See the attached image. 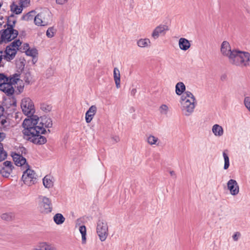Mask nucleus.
I'll return each mask as SVG.
<instances>
[{"instance_id": "obj_1", "label": "nucleus", "mask_w": 250, "mask_h": 250, "mask_svg": "<svg viewBox=\"0 0 250 250\" xmlns=\"http://www.w3.org/2000/svg\"><path fill=\"white\" fill-rule=\"evenodd\" d=\"M24 129L22 130L23 138L35 144L43 145L46 141V138L42 136L46 132L45 127L49 128L52 126L51 118L43 116L40 118L37 115L32 116L31 118L25 119L22 123Z\"/></svg>"}, {"instance_id": "obj_2", "label": "nucleus", "mask_w": 250, "mask_h": 250, "mask_svg": "<svg viewBox=\"0 0 250 250\" xmlns=\"http://www.w3.org/2000/svg\"><path fill=\"white\" fill-rule=\"evenodd\" d=\"M180 103L181 110L186 116L190 115L194 111L196 103L194 96L190 91H187L181 96Z\"/></svg>"}, {"instance_id": "obj_3", "label": "nucleus", "mask_w": 250, "mask_h": 250, "mask_svg": "<svg viewBox=\"0 0 250 250\" xmlns=\"http://www.w3.org/2000/svg\"><path fill=\"white\" fill-rule=\"evenodd\" d=\"M232 55L229 61L231 64L240 67L250 65V54L249 52L236 50Z\"/></svg>"}, {"instance_id": "obj_4", "label": "nucleus", "mask_w": 250, "mask_h": 250, "mask_svg": "<svg viewBox=\"0 0 250 250\" xmlns=\"http://www.w3.org/2000/svg\"><path fill=\"white\" fill-rule=\"evenodd\" d=\"M16 22V21H14L12 23H10V21L9 18L8 19L7 28L4 30H1L0 31V33L1 32V42L7 43L14 40L17 37L18 31L13 28Z\"/></svg>"}, {"instance_id": "obj_5", "label": "nucleus", "mask_w": 250, "mask_h": 250, "mask_svg": "<svg viewBox=\"0 0 250 250\" xmlns=\"http://www.w3.org/2000/svg\"><path fill=\"white\" fill-rule=\"evenodd\" d=\"M26 169L23 172L22 176V180L23 183L28 186H31L37 182V175L35 171L29 168V166L26 164Z\"/></svg>"}, {"instance_id": "obj_6", "label": "nucleus", "mask_w": 250, "mask_h": 250, "mask_svg": "<svg viewBox=\"0 0 250 250\" xmlns=\"http://www.w3.org/2000/svg\"><path fill=\"white\" fill-rule=\"evenodd\" d=\"M21 108L23 113L27 115L29 118L32 116H34L35 112L34 104L29 98H24L21 100Z\"/></svg>"}, {"instance_id": "obj_7", "label": "nucleus", "mask_w": 250, "mask_h": 250, "mask_svg": "<svg viewBox=\"0 0 250 250\" xmlns=\"http://www.w3.org/2000/svg\"><path fill=\"white\" fill-rule=\"evenodd\" d=\"M97 233L100 240L104 241L108 235V228L107 222L104 220H99L97 222Z\"/></svg>"}, {"instance_id": "obj_8", "label": "nucleus", "mask_w": 250, "mask_h": 250, "mask_svg": "<svg viewBox=\"0 0 250 250\" xmlns=\"http://www.w3.org/2000/svg\"><path fill=\"white\" fill-rule=\"evenodd\" d=\"M50 21V13L45 10L39 13L34 18V22L38 26H46Z\"/></svg>"}, {"instance_id": "obj_9", "label": "nucleus", "mask_w": 250, "mask_h": 250, "mask_svg": "<svg viewBox=\"0 0 250 250\" xmlns=\"http://www.w3.org/2000/svg\"><path fill=\"white\" fill-rule=\"evenodd\" d=\"M40 198L42 200L41 204L42 212L44 213L51 212L52 210V207L50 199L45 196H41Z\"/></svg>"}, {"instance_id": "obj_10", "label": "nucleus", "mask_w": 250, "mask_h": 250, "mask_svg": "<svg viewBox=\"0 0 250 250\" xmlns=\"http://www.w3.org/2000/svg\"><path fill=\"white\" fill-rule=\"evenodd\" d=\"M169 30L168 26L165 24H160L155 28L151 34V37L156 40L158 39L160 35L164 36L167 31Z\"/></svg>"}, {"instance_id": "obj_11", "label": "nucleus", "mask_w": 250, "mask_h": 250, "mask_svg": "<svg viewBox=\"0 0 250 250\" xmlns=\"http://www.w3.org/2000/svg\"><path fill=\"white\" fill-rule=\"evenodd\" d=\"M236 49L231 50V47L229 42L224 41L221 46V52L224 56H226L229 59V61H230V57H231L232 54L235 52Z\"/></svg>"}, {"instance_id": "obj_12", "label": "nucleus", "mask_w": 250, "mask_h": 250, "mask_svg": "<svg viewBox=\"0 0 250 250\" xmlns=\"http://www.w3.org/2000/svg\"><path fill=\"white\" fill-rule=\"evenodd\" d=\"M228 189L232 195H236L239 192V188L237 182L233 179L229 180L227 183Z\"/></svg>"}, {"instance_id": "obj_13", "label": "nucleus", "mask_w": 250, "mask_h": 250, "mask_svg": "<svg viewBox=\"0 0 250 250\" xmlns=\"http://www.w3.org/2000/svg\"><path fill=\"white\" fill-rule=\"evenodd\" d=\"M0 90L5 93L7 96H11L14 93L13 86L8 83H2L0 84Z\"/></svg>"}, {"instance_id": "obj_14", "label": "nucleus", "mask_w": 250, "mask_h": 250, "mask_svg": "<svg viewBox=\"0 0 250 250\" xmlns=\"http://www.w3.org/2000/svg\"><path fill=\"white\" fill-rule=\"evenodd\" d=\"M4 53L5 54L3 55V59L7 61H10L15 58L17 53V49L7 46Z\"/></svg>"}, {"instance_id": "obj_15", "label": "nucleus", "mask_w": 250, "mask_h": 250, "mask_svg": "<svg viewBox=\"0 0 250 250\" xmlns=\"http://www.w3.org/2000/svg\"><path fill=\"white\" fill-rule=\"evenodd\" d=\"M97 107L93 105L91 106L85 113V121L87 123H89L92 120L94 115L97 112Z\"/></svg>"}, {"instance_id": "obj_16", "label": "nucleus", "mask_w": 250, "mask_h": 250, "mask_svg": "<svg viewBox=\"0 0 250 250\" xmlns=\"http://www.w3.org/2000/svg\"><path fill=\"white\" fill-rule=\"evenodd\" d=\"M13 161L15 162V164L17 166H22L24 165H26L27 163L26 160L25 158H24L22 155L18 154L17 153H14L12 155Z\"/></svg>"}, {"instance_id": "obj_17", "label": "nucleus", "mask_w": 250, "mask_h": 250, "mask_svg": "<svg viewBox=\"0 0 250 250\" xmlns=\"http://www.w3.org/2000/svg\"><path fill=\"white\" fill-rule=\"evenodd\" d=\"M190 43L187 39L181 38L179 40V46L180 48L184 51H186L190 47Z\"/></svg>"}, {"instance_id": "obj_18", "label": "nucleus", "mask_w": 250, "mask_h": 250, "mask_svg": "<svg viewBox=\"0 0 250 250\" xmlns=\"http://www.w3.org/2000/svg\"><path fill=\"white\" fill-rule=\"evenodd\" d=\"M186 91V86L183 82L178 83L175 86V92L178 95H182Z\"/></svg>"}, {"instance_id": "obj_19", "label": "nucleus", "mask_w": 250, "mask_h": 250, "mask_svg": "<svg viewBox=\"0 0 250 250\" xmlns=\"http://www.w3.org/2000/svg\"><path fill=\"white\" fill-rule=\"evenodd\" d=\"M113 77L116 86L117 88L120 87V73L119 70L115 67L113 71Z\"/></svg>"}, {"instance_id": "obj_20", "label": "nucleus", "mask_w": 250, "mask_h": 250, "mask_svg": "<svg viewBox=\"0 0 250 250\" xmlns=\"http://www.w3.org/2000/svg\"><path fill=\"white\" fill-rule=\"evenodd\" d=\"M212 131L213 134L216 136H221L224 133L223 127L217 124L213 125Z\"/></svg>"}, {"instance_id": "obj_21", "label": "nucleus", "mask_w": 250, "mask_h": 250, "mask_svg": "<svg viewBox=\"0 0 250 250\" xmlns=\"http://www.w3.org/2000/svg\"><path fill=\"white\" fill-rule=\"evenodd\" d=\"M137 45L140 47H146L151 45V42L147 38L141 39L137 41Z\"/></svg>"}, {"instance_id": "obj_22", "label": "nucleus", "mask_w": 250, "mask_h": 250, "mask_svg": "<svg viewBox=\"0 0 250 250\" xmlns=\"http://www.w3.org/2000/svg\"><path fill=\"white\" fill-rule=\"evenodd\" d=\"M53 245L46 242L40 243L34 250H49Z\"/></svg>"}, {"instance_id": "obj_23", "label": "nucleus", "mask_w": 250, "mask_h": 250, "mask_svg": "<svg viewBox=\"0 0 250 250\" xmlns=\"http://www.w3.org/2000/svg\"><path fill=\"white\" fill-rule=\"evenodd\" d=\"M54 221L57 225L62 224L65 221V218L61 213L56 214L53 217Z\"/></svg>"}, {"instance_id": "obj_24", "label": "nucleus", "mask_w": 250, "mask_h": 250, "mask_svg": "<svg viewBox=\"0 0 250 250\" xmlns=\"http://www.w3.org/2000/svg\"><path fill=\"white\" fill-rule=\"evenodd\" d=\"M7 80L8 82L7 83H10L12 85L15 84L20 80V74L16 73L12 77H8Z\"/></svg>"}, {"instance_id": "obj_25", "label": "nucleus", "mask_w": 250, "mask_h": 250, "mask_svg": "<svg viewBox=\"0 0 250 250\" xmlns=\"http://www.w3.org/2000/svg\"><path fill=\"white\" fill-rule=\"evenodd\" d=\"M44 186L46 188H49L53 187V183L48 176H46L42 180Z\"/></svg>"}, {"instance_id": "obj_26", "label": "nucleus", "mask_w": 250, "mask_h": 250, "mask_svg": "<svg viewBox=\"0 0 250 250\" xmlns=\"http://www.w3.org/2000/svg\"><path fill=\"white\" fill-rule=\"evenodd\" d=\"M3 165L6 168H7L6 173L5 175H3L5 176H7L8 175L10 174V172L12 171L13 168L14 167L11 162L9 161H6L3 163Z\"/></svg>"}, {"instance_id": "obj_27", "label": "nucleus", "mask_w": 250, "mask_h": 250, "mask_svg": "<svg viewBox=\"0 0 250 250\" xmlns=\"http://www.w3.org/2000/svg\"><path fill=\"white\" fill-rule=\"evenodd\" d=\"M79 231L82 234V243L83 244L86 242V229L85 226H81L79 228Z\"/></svg>"}, {"instance_id": "obj_28", "label": "nucleus", "mask_w": 250, "mask_h": 250, "mask_svg": "<svg viewBox=\"0 0 250 250\" xmlns=\"http://www.w3.org/2000/svg\"><path fill=\"white\" fill-rule=\"evenodd\" d=\"M35 14H36V13L34 11H31L28 12V13H27L26 15H23L22 16V19L23 20L27 21L32 20L33 19H34V18L36 16Z\"/></svg>"}, {"instance_id": "obj_29", "label": "nucleus", "mask_w": 250, "mask_h": 250, "mask_svg": "<svg viewBox=\"0 0 250 250\" xmlns=\"http://www.w3.org/2000/svg\"><path fill=\"white\" fill-rule=\"evenodd\" d=\"M11 10L16 14H19L21 13L22 7L21 6H18L14 3L11 5Z\"/></svg>"}, {"instance_id": "obj_30", "label": "nucleus", "mask_w": 250, "mask_h": 250, "mask_svg": "<svg viewBox=\"0 0 250 250\" xmlns=\"http://www.w3.org/2000/svg\"><path fill=\"white\" fill-rule=\"evenodd\" d=\"M7 156V152L3 149V144H0V162L4 160Z\"/></svg>"}, {"instance_id": "obj_31", "label": "nucleus", "mask_w": 250, "mask_h": 250, "mask_svg": "<svg viewBox=\"0 0 250 250\" xmlns=\"http://www.w3.org/2000/svg\"><path fill=\"white\" fill-rule=\"evenodd\" d=\"M227 151H228L227 150H224L223 153V157L224 158V161H225L224 167V168L225 169H227L229 166V158L228 154L226 152Z\"/></svg>"}, {"instance_id": "obj_32", "label": "nucleus", "mask_w": 250, "mask_h": 250, "mask_svg": "<svg viewBox=\"0 0 250 250\" xmlns=\"http://www.w3.org/2000/svg\"><path fill=\"white\" fill-rule=\"evenodd\" d=\"M40 108L45 112H48L51 110L52 106L46 103H42L40 104Z\"/></svg>"}, {"instance_id": "obj_33", "label": "nucleus", "mask_w": 250, "mask_h": 250, "mask_svg": "<svg viewBox=\"0 0 250 250\" xmlns=\"http://www.w3.org/2000/svg\"><path fill=\"white\" fill-rule=\"evenodd\" d=\"M25 53L27 56H29L33 57V61H34L35 58L36 57L38 54L37 50L36 49H27V50L25 51Z\"/></svg>"}, {"instance_id": "obj_34", "label": "nucleus", "mask_w": 250, "mask_h": 250, "mask_svg": "<svg viewBox=\"0 0 250 250\" xmlns=\"http://www.w3.org/2000/svg\"><path fill=\"white\" fill-rule=\"evenodd\" d=\"M158 138L153 135H149L147 139V143L150 145H156Z\"/></svg>"}, {"instance_id": "obj_35", "label": "nucleus", "mask_w": 250, "mask_h": 250, "mask_svg": "<svg viewBox=\"0 0 250 250\" xmlns=\"http://www.w3.org/2000/svg\"><path fill=\"white\" fill-rule=\"evenodd\" d=\"M21 41L20 40H17L13 42L8 46H11L12 48H16L17 49H18V48L21 45Z\"/></svg>"}, {"instance_id": "obj_36", "label": "nucleus", "mask_w": 250, "mask_h": 250, "mask_svg": "<svg viewBox=\"0 0 250 250\" xmlns=\"http://www.w3.org/2000/svg\"><path fill=\"white\" fill-rule=\"evenodd\" d=\"M55 29L53 27H49L46 31V36L48 38H52L54 36Z\"/></svg>"}, {"instance_id": "obj_37", "label": "nucleus", "mask_w": 250, "mask_h": 250, "mask_svg": "<svg viewBox=\"0 0 250 250\" xmlns=\"http://www.w3.org/2000/svg\"><path fill=\"white\" fill-rule=\"evenodd\" d=\"M0 124L4 129L7 128L9 126V121L6 119H2L0 121Z\"/></svg>"}, {"instance_id": "obj_38", "label": "nucleus", "mask_w": 250, "mask_h": 250, "mask_svg": "<svg viewBox=\"0 0 250 250\" xmlns=\"http://www.w3.org/2000/svg\"><path fill=\"white\" fill-rule=\"evenodd\" d=\"M168 109V106L166 104H162L160 107V111L162 114H166Z\"/></svg>"}, {"instance_id": "obj_39", "label": "nucleus", "mask_w": 250, "mask_h": 250, "mask_svg": "<svg viewBox=\"0 0 250 250\" xmlns=\"http://www.w3.org/2000/svg\"><path fill=\"white\" fill-rule=\"evenodd\" d=\"M244 104L245 106L250 111V97H246L245 98Z\"/></svg>"}, {"instance_id": "obj_40", "label": "nucleus", "mask_w": 250, "mask_h": 250, "mask_svg": "<svg viewBox=\"0 0 250 250\" xmlns=\"http://www.w3.org/2000/svg\"><path fill=\"white\" fill-rule=\"evenodd\" d=\"M8 77L4 74L0 73V84L2 83H7L8 82Z\"/></svg>"}, {"instance_id": "obj_41", "label": "nucleus", "mask_w": 250, "mask_h": 250, "mask_svg": "<svg viewBox=\"0 0 250 250\" xmlns=\"http://www.w3.org/2000/svg\"><path fill=\"white\" fill-rule=\"evenodd\" d=\"M240 236V233L239 232H236L232 236L233 239L234 241H237Z\"/></svg>"}, {"instance_id": "obj_42", "label": "nucleus", "mask_w": 250, "mask_h": 250, "mask_svg": "<svg viewBox=\"0 0 250 250\" xmlns=\"http://www.w3.org/2000/svg\"><path fill=\"white\" fill-rule=\"evenodd\" d=\"M30 0H21V6H27L28 4H29Z\"/></svg>"}, {"instance_id": "obj_43", "label": "nucleus", "mask_w": 250, "mask_h": 250, "mask_svg": "<svg viewBox=\"0 0 250 250\" xmlns=\"http://www.w3.org/2000/svg\"><path fill=\"white\" fill-rule=\"evenodd\" d=\"M9 218H10V217L7 213H4L1 215V218L3 220H8L9 219Z\"/></svg>"}, {"instance_id": "obj_44", "label": "nucleus", "mask_w": 250, "mask_h": 250, "mask_svg": "<svg viewBox=\"0 0 250 250\" xmlns=\"http://www.w3.org/2000/svg\"><path fill=\"white\" fill-rule=\"evenodd\" d=\"M68 0H56V3L59 4H63L67 1Z\"/></svg>"}, {"instance_id": "obj_45", "label": "nucleus", "mask_w": 250, "mask_h": 250, "mask_svg": "<svg viewBox=\"0 0 250 250\" xmlns=\"http://www.w3.org/2000/svg\"><path fill=\"white\" fill-rule=\"evenodd\" d=\"M5 137V134L3 132H0V144L1 142L2 141Z\"/></svg>"}, {"instance_id": "obj_46", "label": "nucleus", "mask_w": 250, "mask_h": 250, "mask_svg": "<svg viewBox=\"0 0 250 250\" xmlns=\"http://www.w3.org/2000/svg\"><path fill=\"white\" fill-rule=\"evenodd\" d=\"M29 44L28 43H24L23 44V50H24L25 51L26 50H27V49H29Z\"/></svg>"}, {"instance_id": "obj_47", "label": "nucleus", "mask_w": 250, "mask_h": 250, "mask_svg": "<svg viewBox=\"0 0 250 250\" xmlns=\"http://www.w3.org/2000/svg\"><path fill=\"white\" fill-rule=\"evenodd\" d=\"M2 51H0V62H1L3 56L2 55Z\"/></svg>"}, {"instance_id": "obj_48", "label": "nucleus", "mask_w": 250, "mask_h": 250, "mask_svg": "<svg viewBox=\"0 0 250 250\" xmlns=\"http://www.w3.org/2000/svg\"><path fill=\"white\" fill-rule=\"evenodd\" d=\"M136 92V89H133L131 92V94L134 95L135 93Z\"/></svg>"}, {"instance_id": "obj_49", "label": "nucleus", "mask_w": 250, "mask_h": 250, "mask_svg": "<svg viewBox=\"0 0 250 250\" xmlns=\"http://www.w3.org/2000/svg\"><path fill=\"white\" fill-rule=\"evenodd\" d=\"M24 80L26 83H27V84H29L30 81L28 78L25 79Z\"/></svg>"}, {"instance_id": "obj_50", "label": "nucleus", "mask_w": 250, "mask_h": 250, "mask_svg": "<svg viewBox=\"0 0 250 250\" xmlns=\"http://www.w3.org/2000/svg\"><path fill=\"white\" fill-rule=\"evenodd\" d=\"M170 174L171 176H175V172L174 171H170Z\"/></svg>"}, {"instance_id": "obj_51", "label": "nucleus", "mask_w": 250, "mask_h": 250, "mask_svg": "<svg viewBox=\"0 0 250 250\" xmlns=\"http://www.w3.org/2000/svg\"><path fill=\"white\" fill-rule=\"evenodd\" d=\"M49 250H57V249L53 246Z\"/></svg>"}, {"instance_id": "obj_52", "label": "nucleus", "mask_w": 250, "mask_h": 250, "mask_svg": "<svg viewBox=\"0 0 250 250\" xmlns=\"http://www.w3.org/2000/svg\"><path fill=\"white\" fill-rule=\"evenodd\" d=\"M4 169H5V168H4V167H3V168H2V169L0 170V172H1V173H3L4 172V171H3L4 170Z\"/></svg>"}, {"instance_id": "obj_53", "label": "nucleus", "mask_w": 250, "mask_h": 250, "mask_svg": "<svg viewBox=\"0 0 250 250\" xmlns=\"http://www.w3.org/2000/svg\"><path fill=\"white\" fill-rule=\"evenodd\" d=\"M23 86H22V87H21H21H20V89H19V91H20V92H21V89L22 90V89H23Z\"/></svg>"}, {"instance_id": "obj_54", "label": "nucleus", "mask_w": 250, "mask_h": 250, "mask_svg": "<svg viewBox=\"0 0 250 250\" xmlns=\"http://www.w3.org/2000/svg\"><path fill=\"white\" fill-rule=\"evenodd\" d=\"M115 140H116V142H118V140H119V139H118H118H115Z\"/></svg>"}, {"instance_id": "obj_55", "label": "nucleus", "mask_w": 250, "mask_h": 250, "mask_svg": "<svg viewBox=\"0 0 250 250\" xmlns=\"http://www.w3.org/2000/svg\"><path fill=\"white\" fill-rule=\"evenodd\" d=\"M225 77H222L221 79L223 80V79H224Z\"/></svg>"}]
</instances>
